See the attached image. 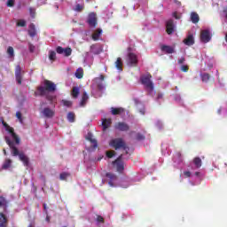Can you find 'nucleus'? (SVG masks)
<instances>
[{"mask_svg":"<svg viewBox=\"0 0 227 227\" xmlns=\"http://www.w3.org/2000/svg\"><path fill=\"white\" fill-rule=\"evenodd\" d=\"M4 127H5V130L11 134L12 139H14L16 145H20V138L19 136L16 135L15 129L13 128L10 127L6 122H3Z\"/></svg>","mask_w":227,"mask_h":227,"instance_id":"39448f33","label":"nucleus"},{"mask_svg":"<svg viewBox=\"0 0 227 227\" xmlns=\"http://www.w3.org/2000/svg\"><path fill=\"white\" fill-rule=\"evenodd\" d=\"M115 130H119L120 132H129L130 130V126L123 121H119L114 124Z\"/></svg>","mask_w":227,"mask_h":227,"instance_id":"0eeeda50","label":"nucleus"},{"mask_svg":"<svg viewBox=\"0 0 227 227\" xmlns=\"http://www.w3.org/2000/svg\"><path fill=\"white\" fill-rule=\"evenodd\" d=\"M28 35L31 38H35V35H36V27L34 23H31L28 27Z\"/></svg>","mask_w":227,"mask_h":227,"instance_id":"5701e85b","label":"nucleus"},{"mask_svg":"<svg viewBox=\"0 0 227 227\" xmlns=\"http://www.w3.org/2000/svg\"><path fill=\"white\" fill-rule=\"evenodd\" d=\"M180 70H181V72H189V66L183 65V66H181Z\"/></svg>","mask_w":227,"mask_h":227,"instance_id":"37998d69","label":"nucleus"},{"mask_svg":"<svg viewBox=\"0 0 227 227\" xmlns=\"http://www.w3.org/2000/svg\"><path fill=\"white\" fill-rule=\"evenodd\" d=\"M3 152H4V155H6V149H4Z\"/></svg>","mask_w":227,"mask_h":227,"instance_id":"680f3d73","label":"nucleus"},{"mask_svg":"<svg viewBox=\"0 0 227 227\" xmlns=\"http://www.w3.org/2000/svg\"><path fill=\"white\" fill-rule=\"evenodd\" d=\"M140 82L143 86H145L146 91L149 93V95H152L153 93V82H152V74H148L144 76L140 77Z\"/></svg>","mask_w":227,"mask_h":227,"instance_id":"f03ea898","label":"nucleus"},{"mask_svg":"<svg viewBox=\"0 0 227 227\" xmlns=\"http://www.w3.org/2000/svg\"><path fill=\"white\" fill-rule=\"evenodd\" d=\"M173 17H174L175 19H176L177 20H180V16L178 15L177 12H174V13H173Z\"/></svg>","mask_w":227,"mask_h":227,"instance_id":"5fc2aeb1","label":"nucleus"},{"mask_svg":"<svg viewBox=\"0 0 227 227\" xmlns=\"http://www.w3.org/2000/svg\"><path fill=\"white\" fill-rule=\"evenodd\" d=\"M223 13H224L225 19L227 20V6L223 9Z\"/></svg>","mask_w":227,"mask_h":227,"instance_id":"13d9d810","label":"nucleus"},{"mask_svg":"<svg viewBox=\"0 0 227 227\" xmlns=\"http://www.w3.org/2000/svg\"><path fill=\"white\" fill-rule=\"evenodd\" d=\"M0 227H8V218L3 212H0Z\"/></svg>","mask_w":227,"mask_h":227,"instance_id":"6ab92c4d","label":"nucleus"},{"mask_svg":"<svg viewBox=\"0 0 227 227\" xmlns=\"http://www.w3.org/2000/svg\"><path fill=\"white\" fill-rule=\"evenodd\" d=\"M97 88H98V90L102 91V90H104V83H102V82L98 83Z\"/></svg>","mask_w":227,"mask_h":227,"instance_id":"3c124183","label":"nucleus"},{"mask_svg":"<svg viewBox=\"0 0 227 227\" xmlns=\"http://www.w3.org/2000/svg\"><path fill=\"white\" fill-rule=\"evenodd\" d=\"M96 47H97L96 45L90 46V52H92L93 54H98V52L95 51Z\"/></svg>","mask_w":227,"mask_h":227,"instance_id":"603ef678","label":"nucleus"},{"mask_svg":"<svg viewBox=\"0 0 227 227\" xmlns=\"http://www.w3.org/2000/svg\"><path fill=\"white\" fill-rule=\"evenodd\" d=\"M75 77L77 79H82V77H84V70L82 68H78L75 72Z\"/></svg>","mask_w":227,"mask_h":227,"instance_id":"c85d7f7f","label":"nucleus"},{"mask_svg":"<svg viewBox=\"0 0 227 227\" xmlns=\"http://www.w3.org/2000/svg\"><path fill=\"white\" fill-rule=\"evenodd\" d=\"M68 176H70V173L68 172H63L59 175L60 180H67Z\"/></svg>","mask_w":227,"mask_h":227,"instance_id":"4c0bfd02","label":"nucleus"},{"mask_svg":"<svg viewBox=\"0 0 227 227\" xmlns=\"http://www.w3.org/2000/svg\"><path fill=\"white\" fill-rule=\"evenodd\" d=\"M37 90L35 92V97H45L46 100L50 102V104H54V100H56V96H52L47 93H54L56 91V85L54 82L50 80L43 81V86H38Z\"/></svg>","mask_w":227,"mask_h":227,"instance_id":"f257e3e1","label":"nucleus"},{"mask_svg":"<svg viewBox=\"0 0 227 227\" xmlns=\"http://www.w3.org/2000/svg\"><path fill=\"white\" fill-rule=\"evenodd\" d=\"M56 52L58 53V54H64V56L66 57V58H68L69 56H72V48H70V47H67V48H63V47H61V46H58L57 48H56Z\"/></svg>","mask_w":227,"mask_h":227,"instance_id":"9d476101","label":"nucleus"},{"mask_svg":"<svg viewBox=\"0 0 227 227\" xmlns=\"http://www.w3.org/2000/svg\"><path fill=\"white\" fill-rule=\"evenodd\" d=\"M25 72L20 67V65H17L15 67V79L18 84H22V79L24 77Z\"/></svg>","mask_w":227,"mask_h":227,"instance_id":"423d86ee","label":"nucleus"},{"mask_svg":"<svg viewBox=\"0 0 227 227\" xmlns=\"http://www.w3.org/2000/svg\"><path fill=\"white\" fill-rule=\"evenodd\" d=\"M67 120L70 123H74V121H75V114H74V112H69L67 114Z\"/></svg>","mask_w":227,"mask_h":227,"instance_id":"2f4dec72","label":"nucleus"},{"mask_svg":"<svg viewBox=\"0 0 227 227\" xmlns=\"http://www.w3.org/2000/svg\"><path fill=\"white\" fill-rule=\"evenodd\" d=\"M102 35V29L98 28L95 33L92 34V40H94L95 42H97V40H98V38H100V35Z\"/></svg>","mask_w":227,"mask_h":227,"instance_id":"cd10ccee","label":"nucleus"},{"mask_svg":"<svg viewBox=\"0 0 227 227\" xmlns=\"http://www.w3.org/2000/svg\"><path fill=\"white\" fill-rule=\"evenodd\" d=\"M17 26L19 27H26V20H20L17 22Z\"/></svg>","mask_w":227,"mask_h":227,"instance_id":"ea45409f","label":"nucleus"},{"mask_svg":"<svg viewBox=\"0 0 227 227\" xmlns=\"http://www.w3.org/2000/svg\"><path fill=\"white\" fill-rule=\"evenodd\" d=\"M16 117L18 118L19 121L22 123V114L20 112L16 113Z\"/></svg>","mask_w":227,"mask_h":227,"instance_id":"de8ad7c7","label":"nucleus"},{"mask_svg":"<svg viewBox=\"0 0 227 227\" xmlns=\"http://www.w3.org/2000/svg\"><path fill=\"white\" fill-rule=\"evenodd\" d=\"M104 79H105V76H104V74H101L100 76H99V78H97V81H104Z\"/></svg>","mask_w":227,"mask_h":227,"instance_id":"4d7b16f0","label":"nucleus"},{"mask_svg":"<svg viewBox=\"0 0 227 227\" xmlns=\"http://www.w3.org/2000/svg\"><path fill=\"white\" fill-rule=\"evenodd\" d=\"M79 93H80L79 87H73V90L71 92L73 98H77V97H79Z\"/></svg>","mask_w":227,"mask_h":227,"instance_id":"7c9ffc66","label":"nucleus"},{"mask_svg":"<svg viewBox=\"0 0 227 227\" xmlns=\"http://www.w3.org/2000/svg\"><path fill=\"white\" fill-rule=\"evenodd\" d=\"M14 5H15V0H8L7 1V6H9V8H12Z\"/></svg>","mask_w":227,"mask_h":227,"instance_id":"a18cd8bd","label":"nucleus"},{"mask_svg":"<svg viewBox=\"0 0 227 227\" xmlns=\"http://www.w3.org/2000/svg\"><path fill=\"white\" fill-rule=\"evenodd\" d=\"M184 175L187 176V178L191 177V171H184Z\"/></svg>","mask_w":227,"mask_h":227,"instance_id":"864d4df0","label":"nucleus"},{"mask_svg":"<svg viewBox=\"0 0 227 227\" xmlns=\"http://www.w3.org/2000/svg\"><path fill=\"white\" fill-rule=\"evenodd\" d=\"M87 23L89 24L90 27H97V24H98L97 13L90 12L88 16Z\"/></svg>","mask_w":227,"mask_h":227,"instance_id":"1a4fd4ad","label":"nucleus"},{"mask_svg":"<svg viewBox=\"0 0 227 227\" xmlns=\"http://www.w3.org/2000/svg\"><path fill=\"white\" fill-rule=\"evenodd\" d=\"M46 221H48V222L50 221L49 216L46 217Z\"/></svg>","mask_w":227,"mask_h":227,"instance_id":"e2e57ef3","label":"nucleus"},{"mask_svg":"<svg viewBox=\"0 0 227 227\" xmlns=\"http://www.w3.org/2000/svg\"><path fill=\"white\" fill-rule=\"evenodd\" d=\"M184 45H194V35L192 34H190L187 35V37L184 40Z\"/></svg>","mask_w":227,"mask_h":227,"instance_id":"4be33fe9","label":"nucleus"},{"mask_svg":"<svg viewBox=\"0 0 227 227\" xmlns=\"http://www.w3.org/2000/svg\"><path fill=\"white\" fill-rule=\"evenodd\" d=\"M19 159L23 162L24 166H29V158L23 152L20 153Z\"/></svg>","mask_w":227,"mask_h":227,"instance_id":"412c9836","label":"nucleus"},{"mask_svg":"<svg viewBox=\"0 0 227 227\" xmlns=\"http://www.w3.org/2000/svg\"><path fill=\"white\" fill-rule=\"evenodd\" d=\"M43 114L45 118H54V114H56V113L50 107H45L43 110Z\"/></svg>","mask_w":227,"mask_h":227,"instance_id":"dca6fc26","label":"nucleus"},{"mask_svg":"<svg viewBox=\"0 0 227 227\" xmlns=\"http://www.w3.org/2000/svg\"><path fill=\"white\" fill-rule=\"evenodd\" d=\"M10 166H12V160L7 159L5 160L4 163L3 164L2 168L4 169H8V168H10Z\"/></svg>","mask_w":227,"mask_h":227,"instance_id":"72a5a7b5","label":"nucleus"},{"mask_svg":"<svg viewBox=\"0 0 227 227\" xmlns=\"http://www.w3.org/2000/svg\"><path fill=\"white\" fill-rule=\"evenodd\" d=\"M7 54L10 56V58H13V56H15L14 51H13V47H12V46L8 47Z\"/></svg>","mask_w":227,"mask_h":227,"instance_id":"c9c22d12","label":"nucleus"},{"mask_svg":"<svg viewBox=\"0 0 227 227\" xmlns=\"http://www.w3.org/2000/svg\"><path fill=\"white\" fill-rule=\"evenodd\" d=\"M96 221H97V223H101L102 224H104V223H105V220L102 217V215H97Z\"/></svg>","mask_w":227,"mask_h":227,"instance_id":"c03bdc74","label":"nucleus"},{"mask_svg":"<svg viewBox=\"0 0 227 227\" xmlns=\"http://www.w3.org/2000/svg\"><path fill=\"white\" fill-rule=\"evenodd\" d=\"M49 59L51 61H56V51H49Z\"/></svg>","mask_w":227,"mask_h":227,"instance_id":"f704fd0d","label":"nucleus"},{"mask_svg":"<svg viewBox=\"0 0 227 227\" xmlns=\"http://www.w3.org/2000/svg\"><path fill=\"white\" fill-rule=\"evenodd\" d=\"M136 138L137 141H144V139H145V137L141 133H137L136 136Z\"/></svg>","mask_w":227,"mask_h":227,"instance_id":"a19ab883","label":"nucleus"},{"mask_svg":"<svg viewBox=\"0 0 227 227\" xmlns=\"http://www.w3.org/2000/svg\"><path fill=\"white\" fill-rule=\"evenodd\" d=\"M163 97H164V95L162 93H158L157 100H160V98H162Z\"/></svg>","mask_w":227,"mask_h":227,"instance_id":"6e6d98bb","label":"nucleus"},{"mask_svg":"<svg viewBox=\"0 0 227 227\" xmlns=\"http://www.w3.org/2000/svg\"><path fill=\"white\" fill-rule=\"evenodd\" d=\"M193 164H195L196 168L201 167V158L196 157L193 159Z\"/></svg>","mask_w":227,"mask_h":227,"instance_id":"473e14b6","label":"nucleus"},{"mask_svg":"<svg viewBox=\"0 0 227 227\" xmlns=\"http://www.w3.org/2000/svg\"><path fill=\"white\" fill-rule=\"evenodd\" d=\"M109 145L112 146V148H114V150H120V148H122V150L126 151V153H129V146H127V144H125L123 138L112 139Z\"/></svg>","mask_w":227,"mask_h":227,"instance_id":"7ed1b4c3","label":"nucleus"},{"mask_svg":"<svg viewBox=\"0 0 227 227\" xmlns=\"http://www.w3.org/2000/svg\"><path fill=\"white\" fill-rule=\"evenodd\" d=\"M115 67L120 72H123V61L121 60V58H117V60L115 61Z\"/></svg>","mask_w":227,"mask_h":227,"instance_id":"393cba45","label":"nucleus"},{"mask_svg":"<svg viewBox=\"0 0 227 227\" xmlns=\"http://www.w3.org/2000/svg\"><path fill=\"white\" fill-rule=\"evenodd\" d=\"M178 65H184L185 63V58L182 57L177 61Z\"/></svg>","mask_w":227,"mask_h":227,"instance_id":"8fccbe9b","label":"nucleus"},{"mask_svg":"<svg viewBox=\"0 0 227 227\" xmlns=\"http://www.w3.org/2000/svg\"><path fill=\"white\" fill-rule=\"evenodd\" d=\"M61 102H62L63 106H65V107H72V105H73L72 101L62 99Z\"/></svg>","mask_w":227,"mask_h":227,"instance_id":"e433bc0d","label":"nucleus"},{"mask_svg":"<svg viewBox=\"0 0 227 227\" xmlns=\"http://www.w3.org/2000/svg\"><path fill=\"white\" fill-rule=\"evenodd\" d=\"M111 123H113V121L111 119H103L102 120L103 132H106L107 130V129L111 127Z\"/></svg>","mask_w":227,"mask_h":227,"instance_id":"aec40b11","label":"nucleus"},{"mask_svg":"<svg viewBox=\"0 0 227 227\" xmlns=\"http://www.w3.org/2000/svg\"><path fill=\"white\" fill-rule=\"evenodd\" d=\"M114 155H116V152H114V151H107L106 152V157L108 159H113Z\"/></svg>","mask_w":227,"mask_h":227,"instance_id":"58836bf2","label":"nucleus"},{"mask_svg":"<svg viewBox=\"0 0 227 227\" xmlns=\"http://www.w3.org/2000/svg\"><path fill=\"white\" fill-rule=\"evenodd\" d=\"M128 63H129L131 67H136V65H137V55L133 52L128 53Z\"/></svg>","mask_w":227,"mask_h":227,"instance_id":"f8f14e48","label":"nucleus"},{"mask_svg":"<svg viewBox=\"0 0 227 227\" xmlns=\"http://www.w3.org/2000/svg\"><path fill=\"white\" fill-rule=\"evenodd\" d=\"M161 52H164V54H175V47L163 44L160 46Z\"/></svg>","mask_w":227,"mask_h":227,"instance_id":"ddd939ff","label":"nucleus"},{"mask_svg":"<svg viewBox=\"0 0 227 227\" xmlns=\"http://www.w3.org/2000/svg\"><path fill=\"white\" fill-rule=\"evenodd\" d=\"M212 40V36L210 35V30H202L200 33V41L203 43H208Z\"/></svg>","mask_w":227,"mask_h":227,"instance_id":"9b49d317","label":"nucleus"},{"mask_svg":"<svg viewBox=\"0 0 227 227\" xmlns=\"http://www.w3.org/2000/svg\"><path fill=\"white\" fill-rule=\"evenodd\" d=\"M27 227H33V224H29Z\"/></svg>","mask_w":227,"mask_h":227,"instance_id":"0e129e2a","label":"nucleus"},{"mask_svg":"<svg viewBox=\"0 0 227 227\" xmlns=\"http://www.w3.org/2000/svg\"><path fill=\"white\" fill-rule=\"evenodd\" d=\"M44 210H47V204H43Z\"/></svg>","mask_w":227,"mask_h":227,"instance_id":"bf43d9fd","label":"nucleus"},{"mask_svg":"<svg viewBox=\"0 0 227 227\" xmlns=\"http://www.w3.org/2000/svg\"><path fill=\"white\" fill-rule=\"evenodd\" d=\"M196 176H200V172H195Z\"/></svg>","mask_w":227,"mask_h":227,"instance_id":"052dcab7","label":"nucleus"},{"mask_svg":"<svg viewBox=\"0 0 227 227\" xmlns=\"http://www.w3.org/2000/svg\"><path fill=\"white\" fill-rule=\"evenodd\" d=\"M166 29L168 35H173V33H175V24L173 23V20H168L167 21Z\"/></svg>","mask_w":227,"mask_h":227,"instance_id":"4468645a","label":"nucleus"},{"mask_svg":"<svg viewBox=\"0 0 227 227\" xmlns=\"http://www.w3.org/2000/svg\"><path fill=\"white\" fill-rule=\"evenodd\" d=\"M123 154H121L114 161H113V165L116 166V169L119 173H121L125 167L123 166Z\"/></svg>","mask_w":227,"mask_h":227,"instance_id":"6e6552de","label":"nucleus"},{"mask_svg":"<svg viewBox=\"0 0 227 227\" xmlns=\"http://www.w3.org/2000/svg\"><path fill=\"white\" fill-rule=\"evenodd\" d=\"M87 140L93 145H92L93 150H97V148H98V143L97 142V139L93 138V135H91V133H88Z\"/></svg>","mask_w":227,"mask_h":227,"instance_id":"a211bd4d","label":"nucleus"},{"mask_svg":"<svg viewBox=\"0 0 227 227\" xmlns=\"http://www.w3.org/2000/svg\"><path fill=\"white\" fill-rule=\"evenodd\" d=\"M8 200L6 198L0 195V208L3 209L4 212H6L8 210V205H9Z\"/></svg>","mask_w":227,"mask_h":227,"instance_id":"2eb2a0df","label":"nucleus"},{"mask_svg":"<svg viewBox=\"0 0 227 227\" xmlns=\"http://www.w3.org/2000/svg\"><path fill=\"white\" fill-rule=\"evenodd\" d=\"M35 49H36V47H35L33 45V43H28V50H29V52H35Z\"/></svg>","mask_w":227,"mask_h":227,"instance_id":"49530a36","label":"nucleus"},{"mask_svg":"<svg viewBox=\"0 0 227 227\" xmlns=\"http://www.w3.org/2000/svg\"><path fill=\"white\" fill-rule=\"evenodd\" d=\"M122 113H125V109L122 108V107H112L111 108V114L114 115V116H116L118 114H121Z\"/></svg>","mask_w":227,"mask_h":227,"instance_id":"b1692460","label":"nucleus"},{"mask_svg":"<svg viewBox=\"0 0 227 227\" xmlns=\"http://www.w3.org/2000/svg\"><path fill=\"white\" fill-rule=\"evenodd\" d=\"M89 98H90V97L88 96V93L83 92L82 97V100L80 102V106L84 107V106H86V103L88 102Z\"/></svg>","mask_w":227,"mask_h":227,"instance_id":"a878e982","label":"nucleus"},{"mask_svg":"<svg viewBox=\"0 0 227 227\" xmlns=\"http://www.w3.org/2000/svg\"><path fill=\"white\" fill-rule=\"evenodd\" d=\"M191 20L192 24H198L200 22V15H198L197 12H192Z\"/></svg>","mask_w":227,"mask_h":227,"instance_id":"bb28decb","label":"nucleus"},{"mask_svg":"<svg viewBox=\"0 0 227 227\" xmlns=\"http://www.w3.org/2000/svg\"><path fill=\"white\" fill-rule=\"evenodd\" d=\"M5 142L8 145L9 148L12 150V157H20V152L17 146H15V143L10 140V137H5Z\"/></svg>","mask_w":227,"mask_h":227,"instance_id":"20e7f679","label":"nucleus"},{"mask_svg":"<svg viewBox=\"0 0 227 227\" xmlns=\"http://www.w3.org/2000/svg\"><path fill=\"white\" fill-rule=\"evenodd\" d=\"M200 77H201L202 82H208V81H210V77L212 76L208 73H204L200 75Z\"/></svg>","mask_w":227,"mask_h":227,"instance_id":"c756f323","label":"nucleus"},{"mask_svg":"<svg viewBox=\"0 0 227 227\" xmlns=\"http://www.w3.org/2000/svg\"><path fill=\"white\" fill-rule=\"evenodd\" d=\"M29 13H30V16L32 17V19H35V9L30 8L29 9Z\"/></svg>","mask_w":227,"mask_h":227,"instance_id":"09e8293b","label":"nucleus"},{"mask_svg":"<svg viewBox=\"0 0 227 227\" xmlns=\"http://www.w3.org/2000/svg\"><path fill=\"white\" fill-rule=\"evenodd\" d=\"M106 178H109V186L110 187H114V182H116V180H118V176L113 173H106Z\"/></svg>","mask_w":227,"mask_h":227,"instance_id":"f3484780","label":"nucleus"},{"mask_svg":"<svg viewBox=\"0 0 227 227\" xmlns=\"http://www.w3.org/2000/svg\"><path fill=\"white\" fill-rule=\"evenodd\" d=\"M82 10H84V6L81 5V4H76L74 12H82Z\"/></svg>","mask_w":227,"mask_h":227,"instance_id":"79ce46f5","label":"nucleus"}]
</instances>
